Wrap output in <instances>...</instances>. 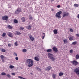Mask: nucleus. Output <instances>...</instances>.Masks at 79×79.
I'll return each instance as SVG.
<instances>
[{"instance_id":"a18cd8bd","label":"nucleus","mask_w":79,"mask_h":79,"mask_svg":"<svg viewBox=\"0 0 79 79\" xmlns=\"http://www.w3.org/2000/svg\"><path fill=\"white\" fill-rule=\"evenodd\" d=\"M8 46L9 47H11V44H8Z\"/></svg>"},{"instance_id":"f704fd0d","label":"nucleus","mask_w":79,"mask_h":79,"mask_svg":"<svg viewBox=\"0 0 79 79\" xmlns=\"http://www.w3.org/2000/svg\"><path fill=\"white\" fill-rule=\"evenodd\" d=\"M23 52H27V50L26 49H24L23 50Z\"/></svg>"},{"instance_id":"e433bc0d","label":"nucleus","mask_w":79,"mask_h":79,"mask_svg":"<svg viewBox=\"0 0 79 79\" xmlns=\"http://www.w3.org/2000/svg\"><path fill=\"white\" fill-rule=\"evenodd\" d=\"M7 77H8L10 78V77H11V75H10L9 74H7Z\"/></svg>"},{"instance_id":"79ce46f5","label":"nucleus","mask_w":79,"mask_h":79,"mask_svg":"<svg viewBox=\"0 0 79 79\" xmlns=\"http://www.w3.org/2000/svg\"><path fill=\"white\" fill-rule=\"evenodd\" d=\"M16 60L17 61H18V60L19 59H18V57H16L15 58Z\"/></svg>"},{"instance_id":"4d7b16f0","label":"nucleus","mask_w":79,"mask_h":79,"mask_svg":"<svg viewBox=\"0 0 79 79\" xmlns=\"http://www.w3.org/2000/svg\"><path fill=\"white\" fill-rule=\"evenodd\" d=\"M67 79H68V78H67Z\"/></svg>"},{"instance_id":"5fc2aeb1","label":"nucleus","mask_w":79,"mask_h":79,"mask_svg":"<svg viewBox=\"0 0 79 79\" xmlns=\"http://www.w3.org/2000/svg\"><path fill=\"white\" fill-rule=\"evenodd\" d=\"M51 1H53H53H54V0H51Z\"/></svg>"},{"instance_id":"6e6d98bb","label":"nucleus","mask_w":79,"mask_h":79,"mask_svg":"<svg viewBox=\"0 0 79 79\" xmlns=\"http://www.w3.org/2000/svg\"><path fill=\"white\" fill-rule=\"evenodd\" d=\"M43 36H44V33H43Z\"/></svg>"},{"instance_id":"72a5a7b5","label":"nucleus","mask_w":79,"mask_h":79,"mask_svg":"<svg viewBox=\"0 0 79 79\" xmlns=\"http://www.w3.org/2000/svg\"><path fill=\"white\" fill-rule=\"evenodd\" d=\"M8 27L9 29H12V27L10 25H8Z\"/></svg>"},{"instance_id":"c9c22d12","label":"nucleus","mask_w":79,"mask_h":79,"mask_svg":"<svg viewBox=\"0 0 79 79\" xmlns=\"http://www.w3.org/2000/svg\"><path fill=\"white\" fill-rule=\"evenodd\" d=\"M6 35V33H3L2 34V37H5Z\"/></svg>"},{"instance_id":"412c9836","label":"nucleus","mask_w":79,"mask_h":79,"mask_svg":"<svg viewBox=\"0 0 79 79\" xmlns=\"http://www.w3.org/2000/svg\"><path fill=\"white\" fill-rule=\"evenodd\" d=\"M21 20H22L23 22H24V21H25V18H24V17H23L21 19Z\"/></svg>"},{"instance_id":"09e8293b","label":"nucleus","mask_w":79,"mask_h":79,"mask_svg":"<svg viewBox=\"0 0 79 79\" xmlns=\"http://www.w3.org/2000/svg\"><path fill=\"white\" fill-rule=\"evenodd\" d=\"M70 53H72V52H73V50H70Z\"/></svg>"},{"instance_id":"aec40b11","label":"nucleus","mask_w":79,"mask_h":79,"mask_svg":"<svg viewBox=\"0 0 79 79\" xmlns=\"http://www.w3.org/2000/svg\"><path fill=\"white\" fill-rule=\"evenodd\" d=\"M76 58L77 60H78L79 59V55L78 54L76 55Z\"/></svg>"},{"instance_id":"473e14b6","label":"nucleus","mask_w":79,"mask_h":79,"mask_svg":"<svg viewBox=\"0 0 79 79\" xmlns=\"http://www.w3.org/2000/svg\"><path fill=\"white\" fill-rule=\"evenodd\" d=\"M29 18L30 19H32V16L30 15L29 16Z\"/></svg>"},{"instance_id":"0eeeda50","label":"nucleus","mask_w":79,"mask_h":79,"mask_svg":"<svg viewBox=\"0 0 79 79\" xmlns=\"http://www.w3.org/2000/svg\"><path fill=\"white\" fill-rule=\"evenodd\" d=\"M2 19L3 20H7L8 19V16L6 15L2 17Z\"/></svg>"},{"instance_id":"37998d69","label":"nucleus","mask_w":79,"mask_h":79,"mask_svg":"<svg viewBox=\"0 0 79 79\" xmlns=\"http://www.w3.org/2000/svg\"><path fill=\"white\" fill-rule=\"evenodd\" d=\"M15 45H16V46H18V44H17V42H15Z\"/></svg>"},{"instance_id":"dca6fc26","label":"nucleus","mask_w":79,"mask_h":79,"mask_svg":"<svg viewBox=\"0 0 79 79\" xmlns=\"http://www.w3.org/2000/svg\"><path fill=\"white\" fill-rule=\"evenodd\" d=\"M53 32L54 34H57V30L55 29L53 30Z\"/></svg>"},{"instance_id":"a878e982","label":"nucleus","mask_w":79,"mask_h":79,"mask_svg":"<svg viewBox=\"0 0 79 79\" xmlns=\"http://www.w3.org/2000/svg\"><path fill=\"white\" fill-rule=\"evenodd\" d=\"M69 40H73V37H69Z\"/></svg>"},{"instance_id":"20e7f679","label":"nucleus","mask_w":79,"mask_h":79,"mask_svg":"<svg viewBox=\"0 0 79 79\" xmlns=\"http://www.w3.org/2000/svg\"><path fill=\"white\" fill-rule=\"evenodd\" d=\"M74 72L76 73L77 76H79V67L78 68H76L74 69Z\"/></svg>"},{"instance_id":"c03bdc74","label":"nucleus","mask_w":79,"mask_h":79,"mask_svg":"<svg viewBox=\"0 0 79 79\" xmlns=\"http://www.w3.org/2000/svg\"><path fill=\"white\" fill-rule=\"evenodd\" d=\"M61 7V6L60 5H58L57 6V8H60Z\"/></svg>"},{"instance_id":"f03ea898","label":"nucleus","mask_w":79,"mask_h":79,"mask_svg":"<svg viewBox=\"0 0 79 79\" xmlns=\"http://www.w3.org/2000/svg\"><path fill=\"white\" fill-rule=\"evenodd\" d=\"M48 56L49 57V58L52 61H54L55 60V57H53V55L51 54V53H48Z\"/></svg>"},{"instance_id":"4468645a","label":"nucleus","mask_w":79,"mask_h":79,"mask_svg":"<svg viewBox=\"0 0 79 79\" xmlns=\"http://www.w3.org/2000/svg\"><path fill=\"white\" fill-rule=\"evenodd\" d=\"M52 77L53 79H55L56 78V75L53 73L52 75Z\"/></svg>"},{"instance_id":"4c0bfd02","label":"nucleus","mask_w":79,"mask_h":79,"mask_svg":"<svg viewBox=\"0 0 79 79\" xmlns=\"http://www.w3.org/2000/svg\"><path fill=\"white\" fill-rule=\"evenodd\" d=\"M23 29H24V27H20V30H23Z\"/></svg>"},{"instance_id":"6e6552de","label":"nucleus","mask_w":79,"mask_h":79,"mask_svg":"<svg viewBox=\"0 0 79 79\" xmlns=\"http://www.w3.org/2000/svg\"><path fill=\"white\" fill-rule=\"evenodd\" d=\"M52 68L50 66H49L48 67L45 69L47 71H50L51 69H52Z\"/></svg>"},{"instance_id":"f3484780","label":"nucleus","mask_w":79,"mask_h":79,"mask_svg":"<svg viewBox=\"0 0 79 79\" xmlns=\"http://www.w3.org/2000/svg\"><path fill=\"white\" fill-rule=\"evenodd\" d=\"M63 42L65 44H67L68 43V41L67 40H63Z\"/></svg>"},{"instance_id":"f8f14e48","label":"nucleus","mask_w":79,"mask_h":79,"mask_svg":"<svg viewBox=\"0 0 79 79\" xmlns=\"http://www.w3.org/2000/svg\"><path fill=\"white\" fill-rule=\"evenodd\" d=\"M34 59L35 60V61H39V59L37 56L35 57Z\"/></svg>"},{"instance_id":"c85d7f7f","label":"nucleus","mask_w":79,"mask_h":79,"mask_svg":"<svg viewBox=\"0 0 79 79\" xmlns=\"http://www.w3.org/2000/svg\"><path fill=\"white\" fill-rule=\"evenodd\" d=\"M1 52H5L6 51L4 49L2 48L1 49Z\"/></svg>"},{"instance_id":"2f4dec72","label":"nucleus","mask_w":79,"mask_h":79,"mask_svg":"<svg viewBox=\"0 0 79 79\" xmlns=\"http://www.w3.org/2000/svg\"><path fill=\"white\" fill-rule=\"evenodd\" d=\"M43 35H44V36H43L42 37V39H44V38L45 37V33H43Z\"/></svg>"},{"instance_id":"1a4fd4ad","label":"nucleus","mask_w":79,"mask_h":79,"mask_svg":"<svg viewBox=\"0 0 79 79\" xmlns=\"http://www.w3.org/2000/svg\"><path fill=\"white\" fill-rule=\"evenodd\" d=\"M53 50L56 52H58V49L56 47H53Z\"/></svg>"},{"instance_id":"a19ab883","label":"nucleus","mask_w":79,"mask_h":79,"mask_svg":"<svg viewBox=\"0 0 79 79\" xmlns=\"http://www.w3.org/2000/svg\"><path fill=\"white\" fill-rule=\"evenodd\" d=\"M14 56H17V53L16 52H14Z\"/></svg>"},{"instance_id":"b1692460","label":"nucleus","mask_w":79,"mask_h":79,"mask_svg":"<svg viewBox=\"0 0 79 79\" xmlns=\"http://www.w3.org/2000/svg\"><path fill=\"white\" fill-rule=\"evenodd\" d=\"M1 74L2 76H5L6 75V73H5L4 72H2L1 73Z\"/></svg>"},{"instance_id":"c756f323","label":"nucleus","mask_w":79,"mask_h":79,"mask_svg":"<svg viewBox=\"0 0 79 79\" xmlns=\"http://www.w3.org/2000/svg\"><path fill=\"white\" fill-rule=\"evenodd\" d=\"M0 57L1 58V59H3V58H5V57H4V56H3V55H1L0 56Z\"/></svg>"},{"instance_id":"cd10ccee","label":"nucleus","mask_w":79,"mask_h":79,"mask_svg":"<svg viewBox=\"0 0 79 79\" xmlns=\"http://www.w3.org/2000/svg\"><path fill=\"white\" fill-rule=\"evenodd\" d=\"M9 68L10 69H13V68H14V66L11 65L10 66Z\"/></svg>"},{"instance_id":"6ab92c4d","label":"nucleus","mask_w":79,"mask_h":79,"mask_svg":"<svg viewBox=\"0 0 79 79\" xmlns=\"http://www.w3.org/2000/svg\"><path fill=\"white\" fill-rule=\"evenodd\" d=\"M15 34L16 35H20V34H21V33L19 31H17L16 32Z\"/></svg>"},{"instance_id":"5701e85b","label":"nucleus","mask_w":79,"mask_h":79,"mask_svg":"<svg viewBox=\"0 0 79 79\" xmlns=\"http://www.w3.org/2000/svg\"><path fill=\"white\" fill-rule=\"evenodd\" d=\"M77 44V42L74 41L72 43V45H76Z\"/></svg>"},{"instance_id":"bb28decb","label":"nucleus","mask_w":79,"mask_h":79,"mask_svg":"<svg viewBox=\"0 0 79 79\" xmlns=\"http://www.w3.org/2000/svg\"><path fill=\"white\" fill-rule=\"evenodd\" d=\"M27 28L28 29L30 30V29L31 28V26L30 25H29L27 26Z\"/></svg>"},{"instance_id":"423d86ee","label":"nucleus","mask_w":79,"mask_h":79,"mask_svg":"<svg viewBox=\"0 0 79 79\" xmlns=\"http://www.w3.org/2000/svg\"><path fill=\"white\" fill-rule=\"evenodd\" d=\"M69 15V13L67 12H64L63 14V17H65V16H68Z\"/></svg>"},{"instance_id":"8fccbe9b","label":"nucleus","mask_w":79,"mask_h":79,"mask_svg":"<svg viewBox=\"0 0 79 79\" xmlns=\"http://www.w3.org/2000/svg\"><path fill=\"white\" fill-rule=\"evenodd\" d=\"M78 18V19H79V14L77 15V16Z\"/></svg>"},{"instance_id":"de8ad7c7","label":"nucleus","mask_w":79,"mask_h":79,"mask_svg":"<svg viewBox=\"0 0 79 79\" xmlns=\"http://www.w3.org/2000/svg\"><path fill=\"white\" fill-rule=\"evenodd\" d=\"M76 35H77V37H79V34H76Z\"/></svg>"},{"instance_id":"ea45409f","label":"nucleus","mask_w":79,"mask_h":79,"mask_svg":"<svg viewBox=\"0 0 79 79\" xmlns=\"http://www.w3.org/2000/svg\"><path fill=\"white\" fill-rule=\"evenodd\" d=\"M18 78H19L20 79H23V77L21 76H18Z\"/></svg>"},{"instance_id":"3c124183","label":"nucleus","mask_w":79,"mask_h":79,"mask_svg":"<svg viewBox=\"0 0 79 79\" xmlns=\"http://www.w3.org/2000/svg\"><path fill=\"white\" fill-rule=\"evenodd\" d=\"M2 62H3V63H4V60H3V59H2Z\"/></svg>"},{"instance_id":"9b49d317","label":"nucleus","mask_w":79,"mask_h":79,"mask_svg":"<svg viewBox=\"0 0 79 79\" xmlns=\"http://www.w3.org/2000/svg\"><path fill=\"white\" fill-rule=\"evenodd\" d=\"M29 37L31 41H34V38L32 35H30Z\"/></svg>"},{"instance_id":"7ed1b4c3","label":"nucleus","mask_w":79,"mask_h":79,"mask_svg":"<svg viewBox=\"0 0 79 79\" xmlns=\"http://www.w3.org/2000/svg\"><path fill=\"white\" fill-rule=\"evenodd\" d=\"M61 13H62V12H61V11H60L57 13L56 15V17L58 18H61L60 14H61Z\"/></svg>"},{"instance_id":"2eb2a0df","label":"nucleus","mask_w":79,"mask_h":79,"mask_svg":"<svg viewBox=\"0 0 79 79\" xmlns=\"http://www.w3.org/2000/svg\"><path fill=\"white\" fill-rule=\"evenodd\" d=\"M8 36L10 37H13V34L11 33H10L8 35Z\"/></svg>"},{"instance_id":"58836bf2","label":"nucleus","mask_w":79,"mask_h":79,"mask_svg":"<svg viewBox=\"0 0 79 79\" xmlns=\"http://www.w3.org/2000/svg\"><path fill=\"white\" fill-rule=\"evenodd\" d=\"M70 31L72 32H73V29H70Z\"/></svg>"},{"instance_id":"49530a36","label":"nucleus","mask_w":79,"mask_h":79,"mask_svg":"<svg viewBox=\"0 0 79 79\" xmlns=\"http://www.w3.org/2000/svg\"><path fill=\"white\" fill-rule=\"evenodd\" d=\"M11 74H12V75H14V76H15V73H11Z\"/></svg>"},{"instance_id":"7c9ffc66","label":"nucleus","mask_w":79,"mask_h":79,"mask_svg":"<svg viewBox=\"0 0 79 79\" xmlns=\"http://www.w3.org/2000/svg\"><path fill=\"white\" fill-rule=\"evenodd\" d=\"M14 22L15 23H18V20H16V19H15V20H14Z\"/></svg>"},{"instance_id":"4be33fe9","label":"nucleus","mask_w":79,"mask_h":79,"mask_svg":"<svg viewBox=\"0 0 79 79\" xmlns=\"http://www.w3.org/2000/svg\"><path fill=\"white\" fill-rule=\"evenodd\" d=\"M64 74L63 73H60L59 74V76H62V75H63Z\"/></svg>"},{"instance_id":"a211bd4d","label":"nucleus","mask_w":79,"mask_h":79,"mask_svg":"<svg viewBox=\"0 0 79 79\" xmlns=\"http://www.w3.org/2000/svg\"><path fill=\"white\" fill-rule=\"evenodd\" d=\"M73 6L75 7H78L79 6V5L77 4H74Z\"/></svg>"},{"instance_id":"603ef678","label":"nucleus","mask_w":79,"mask_h":79,"mask_svg":"<svg viewBox=\"0 0 79 79\" xmlns=\"http://www.w3.org/2000/svg\"><path fill=\"white\" fill-rule=\"evenodd\" d=\"M52 11H54V10H53V9H52Z\"/></svg>"},{"instance_id":"393cba45","label":"nucleus","mask_w":79,"mask_h":79,"mask_svg":"<svg viewBox=\"0 0 79 79\" xmlns=\"http://www.w3.org/2000/svg\"><path fill=\"white\" fill-rule=\"evenodd\" d=\"M37 70H38L39 71H41V69L39 67H36Z\"/></svg>"},{"instance_id":"ddd939ff","label":"nucleus","mask_w":79,"mask_h":79,"mask_svg":"<svg viewBox=\"0 0 79 79\" xmlns=\"http://www.w3.org/2000/svg\"><path fill=\"white\" fill-rule=\"evenodd\" d=\"M47 52L48 53H51V52H52V49H47Z\"/></svg>"},{"instance_id":"864d4df0","label":"nucleus","mask_w":79,"mask_h":79,"mask_svg":"<svg viewBox=\"0 0 79 79\" xmlns=\"http://www.w3.org/2000/svg\"><path fill=\"white\" fill-rule=\"evenodd\" d=\"M22 79H26V78H23V77L22 78Z\"/></svg>"},{"instance_id":"39448f33","label":"nucleus","mask_w":79,"mask_h":79,"mask_svg":"<svg viewBox=\"0 0 79 79\" xmlns=\"http://www.w3.org/2000/svg\"><path fill=\"white\" fill-rule=\"evenodd\" d=\"M21 12H22L21 8H18L15 11V15H18V14H19V13H20Z\"/></svg>"},{"instance_id":"9d476101","label":"nucleus","mask_w":79,"mask_h":79,"mask_svg":"<svg viewBox=\"0 0 79 79\" xmlns=\"http://www.w3.org/2000/svg\"><path fill=\"white\" fill-rule=\"evenodd\" d=\"M73 63L74 65H77L78 64V62L76 60H74L73 61Z\"/></svg>"},{"instance_id":"f257e3e1","label":"nucleus","mask_w":79,"mask_h":79,"mask_svg":"<svg viewBox=\"0 0 79 79\" xmlns=\"http://www.w3.org/2000/svg\"><path fill=\"white\" fill-rule=\"evenodd\" d=\"M26 63L27 64H28V66L29 67H31V66H32L33 65L34 62L32 60L28 59L27 60Z\"/></svg>"}]
</instances>
